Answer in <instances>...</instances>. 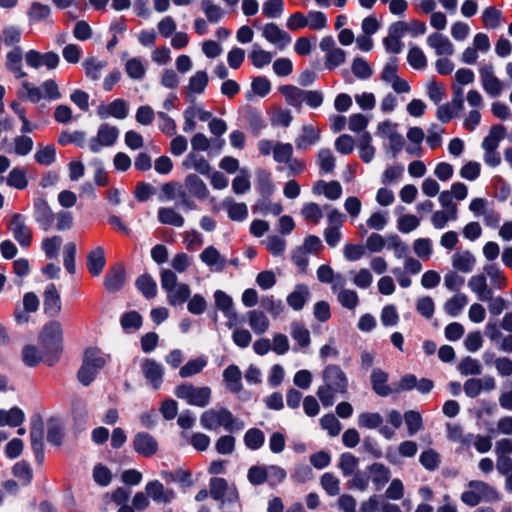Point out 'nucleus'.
I'll use <instances>...</instances> for the list:
<instances>
[{"mask_svg": "<svg viewBox=\"0 0 512 512\" xmlns=\"http://www.w3.org/2000/svg\"><path fill=\"white\" fill-rule=\"evenodd\" d=\"M323 385L317 389V396L324 407H330L335 402V394L344 395L348 391V378L340 366L327 365L322 372Z\"/></svg>", "mask_w": 512, "mask_h": 512, "instance_id": "obj_1", "label": "nucleus"}, {"mask_svg": "<svg viewBox=\"0 0 512 512\" xmlns=\"http://www.w3.org/2000/svg\"><path fill=\"white\" fill-rule=\"evenodd\" d=\"M63 330L57 321L47 323L39 336L40 348L45 351L44 362L53 366L58 362L63 346Z\"/></svg>", "mask_w": 512, "mask_h": 512, "instance_id": "obj_2", "label": "nucleus"}, {"mask_svg": "<svg viewBox=\"0 0 512 512\" xmlns=\"http://www.w3.org/2000/svg\"><path fill=\"white\" fill-rule=\"evenodd\" d=\"M200 424L207 430L223 427L228 432L240 431L244 428V423L235 418L232 412L225 407L204 411L200 416Z\"/></svg>", "mask_w": 512, "mask_h": 512, "instance_id": "obj_3", "label": "nucleus"}, {"mask_svg": "<svg viewBox=\"0 0 512 512\" xmlns=\"http://www.w3.org/2000/svg\"><path fill=\"white\" fill-rule=\"evenodd\" d=\"M105 364L106 359L98 349H87L77 374L79 382L84 386L90 385Z\"/></svg>", "mask_w": 512, "mask_h": 512, "instance_id": "obj_4", "label": "nucleus"}, {"mask_svg": "<svg viewBox=\"0 0 512 512\" xmlns=\"http://www.w3.org/2000/svg\"><path fill=\"white\" fill-rule=\"evenodd\" d=\"M467 487L469 489L461 494V501L470 507H475L482 501L491 502L499 499L496 489L486 482L471 480Z\"/></svg>", "mask_w": 512, "mask_h": 512, "instance_id": "obj_5", "label": "nucleus"}, {"mask_svg": "<svg viewBox=\"0 0 512 512\" xmlns=\"http://www.w3.org/2000/svg\"><path fill=\"white\" fill-rule=\"evenodd\" d=\"M174 394L188 405L204 408L211 402L212 390L208 386L196 387L189 383H183L175 387Z\"/></svg>", "mask_w": 512, "mask_h": 512, "instance_id": "obj_6", "label": "nucleus"}, {"mask_svg": "<svg viewBox=\"0 0 512 512\" xmlns=\"http://www.w3.org/2000/svg\"><path fill=\"white\" fill-rule=\"evenodd\" d=\"M119 137V129L116 126L103 123L99 126L97 135L88 142L91 152L99 153L103 147L114 145Z\"/></svg>", "mask_w": 512, "mask_h": 512, "instance_id": "obj_7", "label": "nucleus"}, {"mask_svg": "<svg viewBox=\"0 0 512 512\" xmlns=\"http://www.w3.org/2000/svg\"><path fill=\"white\" fill-rule=\"evenodd\" d=\"M8 230L21 247L27 248L31 245L33 233L27 225L24 215L19 213L13 214L8 223Z\"/></svg>", "mask_w": 512, "mask_h": 512, "instance_id": "obj_8", "label": "nucleus"}, {"mask_svg": "<svg viewBox=\"0 0 512 512\" xmlns=\"http://www.w3.org/2000/svg\"><path fill=\"white\" fill-rule=\"evenodd\" d=\"M33 218L44 231L50 230L53 226L55 215L52 212L46 199H44L42 196L34 198Z\"/></svg>", "mask_w": 512, "mask_h": 512, "instance_id": "obj_9", "label": "nucleus"}, {"mask_svg": "<svg viewBox=\"0 0 512 512\" xmlns=\"http://www.w3.org/2000/svg\"><path fill=\"white\" fill-rule=\"evenodd\" d=\"M481 83L485 92L492 96L497 97L503 90V83L495 76L494 66L492 63L484 64L479 69Z\"/></svg>", "mask_w": 512, "mask_h": 512, "instance_id": "obj_10", "label": "nucleus"}, {"mask_svg": "<svg viewBox=\"0 0 512 512\" xmlns=\"http://www.w3.org/2000/svg\"><path fill=\"white\" fill-rule=\"evenodd\" d=\"M215 304L227 318V326L232 328L239 323L238 314L234 308L232 298L222 290H217L214 293Z\"/></svg>", "mask_w": 512, "mask_h": 512, "instance_id": "obj_11", "label": "nucleus"}, {"mask_svg": "<svg viewBox=\"0 0 512 512\" xmlns=\"http://www.w3.org/2000/svg\"><path fill=\"white\" fill-rule=\"evenodd\" d=\"M485 335L497 348L505 353H512V332L504 336L496 321L489 320L485 326Z\"/></svg>", "mask_w": 512, "mask_h": 512, "instance_id": "obj_12", "label": "nucleus"}, {"mask_svg": "<svg viewBox=\"0 0 512 512\" xmlns=\"http://www.w3.org/2000/svg\"><path fill=\"white\" fill-rule=\"evenodd\" d=\"M141 370L145 379L154 390H158L163 382L164 368L154 359L146 358L141 363Z\"/></svg>", "mask_w": 512, "mask_h": 512, "instance_id": "obj_13", "label": "nucleus"}, {"mask_svg": "<svg viewBox=\"0 0 512 512\" xmlns=\"http://www.w3.org/2000/svg\"><path fill=\"white\" fill-rule=\"evenodd\" d=\"M22 61L23 49L20 46H14L7 52L5 57V67L16 79H21L27 76V73L23 70Z\"/></svg>", "mask_w": 512, "mask_h": 512, "instance_id": "obj_14", "label": "nucleus"}, {"mask_svg": "<svg viewBox=\"0 0 512 512\" xmlns=\"http://www.w3.org/2000/svg\"><path fill=\"white\" fill-rule=\"evenodd\" d=\"M133 448L138 454L150 457L157 452L158 443L149 433L139 432L134 436Z\"/></svg>", "mask_w": 512, "mask_h": 512, "instance_id": "obj_15", "label": "nucleus"}, {"mask_svg": "<svg viewBox=\"0 0 512 512\" xmlns=\"http://www.w3.org/2000/svg\"><path fill=\"white\" fill-rule=\"evenodd\" d=\"M126 281L125 267L118 263L108 270L104 278V286L109 292L121 290Z\"/></svg>", "mask_w": 512, "mask_h": 512, "instance_id": "obj_16", "label": "nucleus"}, {"mask_svg": "<svg viewBox=\"0 0 512 512\" xmlns=\"http://www.w3.org/2000/svg\"><path fill=\"white\" fill-rule=\"evenodd\" d=\"M97 115L103 120L111 116L117 119H124L128 115V105L123 99H115L108 105H99Z\"/></svg>", "mask_w": 512, "mask_h": 512, "instance_id": "obj_17", "label": "nucleus"}, {"mask_svg": "<svg viewBox=\"0 0 512 512\" xmlns=\"http://www.w3.org/2000/svg\"><path fill=\"white\" fill-rule=\"evenodd\" d=\"M44 312L49 317H56L61 311V298L54 283L46 286L44 291Z\"/></svg>", "mask_w": 512, "mask_h": 512, "instance_id": "obj_18", "label": "nucleus"}, {"mask_svg": "<svg viewBox=\"0 0 512 512\" xmlns=\"http://www.w3.org/2000/svg\"><path fill=\"white\" fill-rule=\"evenodd\" d=\"M145 490L147 495L156 503H170L176 497L172 489H165L164 485L158 480L148 482Z\"/></svg>", "mask_w": 512, "mask_h": 512, "instance_id": "obj_19", "label": "nucleus"}, {"mask_svg": "<svg viewBox=\"0 0 512 512\" xmlns=\"http://www.w3.org/2000/svg\"><path fill=\"white\" fill-rule=\"evenodd\" d=\"M263 36L280 50H283L291 42L290 35L286 31L281 30L275 23L265 25Z\"/></svg>", "mask_w": 512, "mask_h": 512, "instance_id": "obj_20", "label": "nucleus"}, {"mask_svg": "<svg viewBox=\"0 0 512 512\" xmlns=\"http://www.w3.org/2000/svg\"><path fill=\"white\" fill-rule=\"evenodd\" d=\"M185 188L189 194L198 200H206L209 196V189L205 182L195 173L188 174L184 179Z\"/></svg>", "mask_w": 512, "mask_h": 512, "instance_id": "obj_21", "label": "nucleus"}, {"mask_svg": "<svg viewBox=\"0 0 512 512\" xmlns=\"http://www.w3.org/2000/svg\"><path fill=\"white\" fill-rule=\"evenodd\" d=\"M389 375L380 368H374L371 373V385L373 391L381 397H387L394 393L393 387L387 384Z\"/></svg>", "mask_w": 512, "mask_h": 512, "instance_id": "obj_22", "label": "nucleus"}, {"mask_svg": "<svg viewBox=\"0 0 512 512\" xmlns=\"http://www.w3.org/2000/svg\"><path fill=\"white\" fill-rule=\"evenodd\" d=\"M182 167L186 170L193 169L197 173L204 176H209L211 172L210 163L205 159L204 156L196 152H190L186 156V158L182 162Z\"/></svg>", "mask_w": 512, "mask_h": 512, "instance_id": "obj_23", "label": "nucleus"}, {"mask_svg": "<svg viewBox=\"0 0 512 512\" xmlns=\"http://www.w3.org/2000/svg\"><path fill=\"white\" fill-rule=\"evenodd\" d=\"M427 44L435 50L438 56H451L454 54V46L451 41L441 33H433L428 36Z\"/></svg>", "mask_w": 512, "mask_h": 512, "instance_id": "obj_24", "label": "nucleus"}, {"mask_svg": "<svg viewBox=\"0 0 512 512\" xmlns=\"http://www.w3.org/2000/svg\"><path fill=\"white\" fill-rule=\"evenodd\" d=\"M468 287L480 301H486L490 298V294H493L492 289L488 287L485 273L472 276L468 280Z\"/></svg>", "mask_w": 512, "mask_h": 512, "instance_id": "obj_25", "label": "nucleus"}, {"mask_svg": "<svg viewBox=\"0 0 512 512\" xmlns=\"http://www.w3.org/2000/svg\"><path fill=\"white\" fill-rule=\"evenodd\" d=\"M476 264L475 256L469 251L456 252L452 256V266L456 271L470 273Z\"/></svg>", "mask_w": 512, "mask_h": 512, "instance_id": "obj_26", "label": "nucleus"}, {"mask_svg": "<svg viewBox=\"0 0 512 512\" xmlns=\"http://www.w3.org/2000/svg\"><path fill=\"white\" fill-rule=\"evenodd\" d=\"M371 480L377 491L381 490L390 480V470L382 463L375 462L367 467Z\"/></svg>", "mask_w": 512, "mask_h": 512, "instance_id": "obj_27", "label": "nucleus"}, {"mask_svg": "<svg viewBox=\"0 0 512 512\" xmlns=\"http://www.w3.org/2000/svg\"><path fill=\"white\" fill-rule=\"evenodd\" d=\"M320 139V130L312 125H304L301 134L295 139V145L299 150H306L316 144Z\"/></svg>", "mask_w": 512, "mask_h": 512, "instance_id": "obj_28", "label": "nucleus"}, {"mask_svg": "<svg viewBox=\"0 0 512 512\" xmlns=\"http://www.w3.org/2000/svg\"><path fill=\"white\" fill-rule=\"evenodd\" d=\"M310 298V291L307 285H296L293 292L287 296V304L295 311H300Z\"/></svg>", "mask_w": 512, "mask_h": 512, "instance_id": "obj_29", "label": "nucleus"}, {"mask_svg": "<svg viewBox=\"0 0 512 512\" xmlns=\"http://www.w3.org/2000/svg\"><path fill=\"white\" fill-rule=\"evenodd\" d=\"M106 264L105 253L102 247H96L87 255V269L92 276H99Z\"/></svg>", "mask_w": 512, "mask_h": 512, "instance_id": "obj_30", "label": "nucleus"}, {"mask_svg": "<svg viewBox=\"0 0 512 512\" xmlns=\"http://www.w3.org/2000/svg\"><path fill=\"white\" fill-rule=\"evenodd\" d=\"M242 373L241 370L237 365H229L224 371H223V379L226 384V388L231 393H238L242 390Z\"/></svg>", "mask_w": 512, "mask_h": 512, "instance_id": "obj_31", "label": "nucleus"}, {"mask_svg": "<svg viewBox=\"0 0 512 512\" xmlns=\"http://www.w3.org/2000/svg\"><path fill=\"white\" fill-rule=\"evenodd\" d=\"M228 217L233 221H244L248 217V208L245 203H237L232 197H227L222 202Z\"/></svg>", "mask_w": 512, "mask_h": 512, "instance_id": "obj_32", "label": "nucleus"}, {"mask_svg": "<svg viewBox=\"0 0 512 512\" xmlns=\"http://www.w3.org/2000/svg\"><path fill=\"white\" fill-rule=\"evenodd\" d=\"M505 135L506 128L503 125H493L490 128L489 134L484 138L482 142V148L484 151L497 150L500 141L505 137Z\"/></svg>", "mask_w": 512, "mask_h": 512, "instance_id": "obj_33", "label": "nucleus"}, {"mask_svg": "<svg viewBox=\"0 0 512 512\" xmlns=\"http://www.w3.org/2000/svg\"><path fill=\"white\" fill-rule=\"evenodd\" d=\"M167 293V302L171 306H180L188 301L191 295V289L186 283H179Z\"/></svg>", "mask_w": 512, "mask_h": 512, "instance_id": "obj_34", "label": "nucleus"}, {"mask_svg": "<svg viewBox=\"0 0 512 512\" xmlns=\"http://www.w3.org/2000/svg\"><path fill=\"white\" fill-rule=\"evenodd\" d=\"M200 259L207 266L215 267L216 271H222L226 265V260L214 246L206 247L200 254Z\"/></svg>", "mask_w": 512, "mask_h": 512, "instance_id": "obj_35", "label": "nucleus"}, {"mask_svg": "<svg viewBox=\"0 0 512 512\" xmlns=\"http://www.w3.org/2000/svg\"><path fill=\"white\" fill-rule=\"evenodd\" d=\"M483 271L486 277L488 276L490 278V283L495 289L502 290L507 286V278L497 264H486L483 267Z\"/></svg>", "mask_w": 512, "mask_h": 512, "instance_id": "obj_36", "label": "nucleus"}, {"mask_svg": "<svg viewBox=\"0 0 512 512\" xmlns=\"http://www.w3.org/2000/svg\"><path fill=\"white\" fill-rule=\"evenodd\" d=\"M82 65L85 69L86 77L91 81H98L107 66V62L95 57H88L83 61Z\"/></svg>", "mask_w": 512, "mask_h": 512, "instance_id": "obj_37", "label": "nucleus"}, {"mask_svg": "<svg viewBox=\"0 0 512 512\" xmlns=\"http://www.w3.org/2000/svg\"><path fill=\"white\" fill-rule=\"evenodd\" d=\"M280 93L285 97L286 103L290 106L300 108L304 102L305 90L293 85H283L279 88Z\"/></svg>", "mask_w": 512, "mask_h": 512, "instance_id": "obj_38", "label": "nucleus"}, {"mask_svg": "<svg viewBox=\"0 0 512 512\" xmlns=\"http://www.w3.org/2000/svg\"><path fill=\"white\" fill-rule=\"evenodd\" d=\"M256 189L262 198H269L274 192V184L270 172L259 169L256 173Z\"/></svg>", "mask_w": 512, "mask_h": 512, "instance_id": "obj_39", "label": "nucleus"}, {"mask_svg": "<svg viewBox=\"0 0 512 512\" xmlns=\"http://www.w3.org/2000/svg\"><path fill=\"white\" fill-rule=\"evenodd\" d=\"M251 329L258 335L265 333L269 328V320L264 312L251 310L247 313Z\"/></svg>", "mask_w": 512, "mask_h": 512, "instance_id": "obj_40", "label": "nucleus"}, {"mask_svg": "<svg viewBox=\"0 0 512 512\" xmlns=\"http://www.w3.org/2000/svg\"><path fill=\"white\" fill-rule=\"evenodd\" d=\"M160 223L175 227H182L185 223L183 216L173 208L162 207L157 214Z\"/></svg>", "mask_w": 512, "mask_h": 512, "instance_id": "obj_41", "label": "nucleus"}, {"mask_svg": "<svg viewBox=\"0 0 512 512\" xmlns=\"http://www.w3.org/2000/svg\"><path fill=\"white\" fill-rule=\"evenodd\" d=\"M24 419V413L18 407H13L10 410L0 409V426L17 427L24 422Z\"/></svg>", "mask_w": 512, "mask_h": 512, "instance_id": "obj_42", "label": "nucleus"}, {"mask_svg": "<svg viewBox=\"0 0 512 512\" xmlns=\"http://www.w3.org/2000/svg\"><path fill=\"white\" fill-rule=\"evenodd\" d=\"M468 303V297L463 293H457L444 304L445 312L451 316H458Z\"/></svg>", "mask_w": 512, "mask_h": 512, "instance_id": "obj_43", "label": "nucleus"}, {"mask_svg": "<svg viewBox=\"0 0 512 512\" xmlns=\"http://www.w3.org/2000/svg\"><path fill=\"white\" fill-rule=\"evenodd\" d=\"M359 459L350 452H345L340 455L338 467L344 477L351 476L358 470Z\"/></svg>", "mask_w": 512, "mask_h": 512, "instance_id": "obj_44", "label": "nucleus"}, {"mask_svg": "<svg viewBox=\"0 0 512 512\" xmlns=\"http://www.w3.org/2000/svg\"><path fill=\"white\" fill-rule=\"evenodd\" d=\"M290 334L301 348H306L310 345V332L303 323L293 322L291 324Z\"/></svg>", "mask_w": 512, "mask_h": 512, "instance_id": "obj_45", "label": "nucleus"}, {"mask_svg": "<svg viewBox=\"0 0 512 512\" xmlns=\"http://www.w3.org/2000/svg\"><path fill=\"white\" fill-rule=\"evenodd\" d=\"M136 287L147 298H154L157 294V285L154 279L148 275L143 274L136 280Z\"/></svg>", "mask_w": 512, "mask_h": 512, "instance_id": "obj_46", "label": "nucleus"}, {"mask_svg": "<svg viewBox=\"0 0 512 512\" xmlns=\"http://www.w3.org/2000/svg\"><path fill=\"white\" fill-rule=\"evenodd\" d=\"M142 322V316L137 311L126 312L120 318L121 327L128 333L138 330Z\"/></svg>", "mask_w": 512, "mask_h": 512, "instance_id": "obj_47", "label": "nucleus"}, {"mask_svg": "<svg viewBox=\"0 0 512 512\" xmlns=\"http://www.w3.org/2000/svg\"><path fill=\"white\" fill-rule=\"evenodd\" d=\"M420 464L428 471H435L441 463L440 454L434 449L424 450L419 456Z\"/></svg>", "mask_w": 512, "mask_h": 512, "instance_id": "obj_48", "label": "nucleus"}, {"mask_svg": "<svg viewBox=\"0 0 512 512\" xmlns=\"http://www.w3.org/2000/svg\"><path fill=\"white\" fill-rule=\"evenodd\" d=\"M208 74L205 71H197L190 77L187 90L189 93L202 94L208 85Z\"/></svg>", "mask_w": 512, "mask_h": 512, "instance_id": "obj_49", "label": "nucleus"}, {"mask_svg": "<svg viewBox=\"0 0 512 512\" xmlns=\"http://www.w3.org/2000/svg\"><path fill=\"white\" fill-rule=\"evenodd\" d=\"M58 143L60 145L75 144L79 148H83L86 144V133L84 131H63L59 138Z\"/></svg>", "mask_w": 512, "mask_h": 512, "instance_id": "obj_50", "label": "nucleus"}, {"mask_svg": "<svg viewBox=\"0 0 512 512\" xmlns=\"http://www.w3.org/2000/svg\"><path fill=\"white\" fill-rule=\"evenodd\" d=\"M44 356L45 351L43 349L39 351L37 347L33 345L25 346L22 351L23 362L29 367H35L40 361H44Z\"/></svg>", "mask_w": 512, "mask_h": 512, "instance_id": "obj_51", "label": "nucleus"}, {"mask_svg": "<svg viewBox=\"0 0 512 512\" xmlns=\"http://www.w3.org/2000/svg\"><path fill=\"white\" fill-rule=\"evenodd\" d=\"M51 13V9L48 5L34 2L27 12L30 23H38L46 20Z\"/></svg>", "mask_w": 512, "mask_h": 512, "instance_id": "obj_52", "label": "nucleus"}, {"mask_svg": "<svg viewBox=\"0 0 512 512\" xmlns=\"http://www.w3.org/2000/svg\"><path fill=\"white\" fill-rule=\"evenodd\" d=\"M247 122L249 125V128L251 130V133L254 136L260 135L262 130L266 128V122L262 116V114L257 111L256 109H249L247 111Z\"/></svg>", "mask_w": 512, "mask_h": 512, "instance_id": "obj_53", "label": "nucleus"}, {"mask_svg": "<svg viewBox=\"0 0 512 512\" xmlns=\"http://www.w3.org/2000/svg\"><path fill=\"white\" fill-rule=\"evenodd\" d=\"M461 375H473L477 376L482 373V365L477 359H473L469 356L463 358L457 367Z\"/></svg>", "mask_w": 512, "mask_h": 512, "instance_id": "obj_54", "label": "nucleus"}, {"mask_svg": "<svg viewBox=\"0 0 512 512\" xmlns=\"http://www.w3.org/2000/svg\"><path fill=\"white\" fill-rule=\"evenodd\" d=\"M35 161L43 166H49L56 160V148L54 145L39 146L34 155Z\"/></svg>", "mask_w": 512, "mask_h": 512, "instance_id": "obj_55", "label": "nucleus"}, {"mask_svg": "<svg viewBox=\"0 0 512 512\" xmlns=\"http://www.w3.org/2000/svg\"><path fill=\"white\" fill-rule=\"evenodd\" d=\"M404 421L407 426V432L409 436L415 435L423 427L421 414L414 410H409L404 413Z\"/></svg>", "mask_w": 512, "mask_h": 512, "instance_id": "obj_56", "label": "nucleus"}, {"mask_svg": "<svg viewBox=\"0 0 512 512\" xmlns=\"http://www.w3.org/2000/svg\"><path fill=\"white\" fill-rule=\"evenodd\" d=\"M387 249L393 250L396 258L401 259L409 252V247L405 244L398 235L393 234L386 237Z\"/></svg>", "mask_w": 512, "mask_h": 512, "instance_id": "obj_57", "label": "nucleus"}, {"mask_svg": "<svg viewBox=\"0 0 512 512\" xmlns=\"http://www.w3.org/2000/svg\"><path fill=\"white\" fill-rule=\"evenodd\" d=\"M201 9L210 23H218L224 15L222 8L211 0H202Z\"/></svg>", "mask_w": 512, "mask_h": 512, "instance_id": "obj_58", "label": "nucleus"}, {"mask_svg": "<svg viewBox=\"0 0 512 512\" xmlns=\"http://www.w3.org/2000/svg\"><path fill=\"white\" fill-rule=\"evenodd\" d=\"M12 473L22 486H27L32 481V469L29 464L24 461L17 462L12 468Z\"/></svg>", "mask_w": 512, "mask_h": 512, "instance_id": "obj_59", "label": "nucleus"}, {"mask_svg": "<svg viewBox=\"0 0 512 512\" xmlns=\"http://www.w3.org/2000/svg\"><path fill=\"white\" fill-rule=\"evenodd\" d=\"M265 441L264 433L258 428L249 429L244 435V443L251 450H258Z\"/></svg>", "mask_w": 512, "mask_h": 512, "instance_id": "obj_60", "label": "nucleus"}, {"mask_svg": "<svg viewBox=\"0 0 512 512\" xmlns=\"http://www.w3.org/2000/svg\"><path fill=\"white\" fill-rule=\"evenodd\" d=\"M481 18L486 28L496 29L501 24L502 12L495 7L490 6L483 11Z\"/></svg>", "mask_w": 512, "mask_h": 512, "instance_id": "obj_61", "label": "nucleus"}, {"mask_svg": "<svg viewBox=\"0 0 512 512\" xmlns=\"http://www.w3.org/2000/svg\"><path fill=\"white\" fill-rule=\"evenodd\" d=\"M206 365L207 361L204 358L190 360L180 368L179 375L182 378L191 377L200 373Z\"/></svg>", "mask_w": 512, "mask_h": 512, "instance_id": "obj_62", "label": "nucleus"}, {"mask_svg": "<svg viewBox=\"0 0 512 512\" xmlns=\"http://www.w3.org/2000/svg\"><path fill=\"white\" fill-rule=\"evenodd\" d=\"M383 418L377 412H364L358 416V425L361 428L375 429L382 425Z\"/></svg>", "mask_w": 512, "mask_h": 512, "instance_id": "obj_63", "label": "nucleus"}, {"mask_svg": "<svg viewBox=\"0 0 512 512\" xmlns=\"http://www.w3.org/2000/svg\"><path fill=\"white\" fill-rule=\"evenodd\" d=\"M320 484L329 496H336L340 492V481L333 473H324L321 476Z\"/></svg>", "mask_w": 512, "mask_h": 512, "instance_id": "obj_64", "label": "nucleus"}]
</instances>
